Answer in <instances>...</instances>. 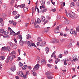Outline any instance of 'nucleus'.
I'll list each match as a JSON object with an SVG mask.
<instances>
[{"instance_id": "1", "label": "nucleus", "mask_w": 79, "mask_h": 79, "mask_svg": "<svg viewBox=\"0 0 79 79\" xmlns=\"http://www.w3.org/2000/svg\"><path fill=\"white\" fill-rule=\"evenodd\" d=\"M72 13V14H71L69 13H67L66 14V15L68 18H71L73 19H75L76 18L78 17L77 15L73 13L72 12H71V13Z\"/></svg>"}, {"instance_id": "2", "label": "nucleus", "mask_w": 79, "mask_h": 79, "mask_svg": "<svg viewBox=\"0 0 79 79\" xmlns=\"http://www.w3.org/2000/svg\"><path fill=\"white\" fill-rule=\"evenodd\" d=\"M1 50H4L5 51H7V52H10L11 50V48L10 46H8L7 47H2Z\"/></svg>"}, {"instance_id": "3", "label": "nucleus", "mask_w": 79, "mask_h": 79, "mask_svg": "<svg viewBox=\"0 0 79 79\" xmlns=\"http://www.w3.org/2000/svg\"><path fill=\"white\" fill-rule=\"evenodd\" d=\"M72 58H73V60H72V59L70 58L69 59L71 61H72L73 62L74 61H76V60H77V55L76 54H73L72 56Z\"/></svg>"}, {"instance_id": "4", "label": "nucleus", "mask_w": 79, "mask_h": 79, "mask_svg": "<svg viewBox=\"0 0 79 79\" xmlns=\"http://www.w3.org/2000/svg\"><path fill=\"white\" fill-rule=\"evenodd\" d=\"M40 67V65L39 64H36L35 66H34V68H33V71H36V70H37L39 68V67Z\"/></svg>"}, {"instance_id": "5", "label": "nucleus", "mask_w": 79, "mask_h": 79, "mask_svg": "<svg viewBox=\"0 0 79 79\" xmlns=\"http://www.w3.org/2000/svg\"><path fill=\"white\" fill-rule=\"evenodd\" d=\"M70 32L71 34H74V35H77V32L76 31L71 29Z\"/></svg>"}, {"instance_id": "6", "label": "nucleus", "mask_w": 79, "mask_h": 79, "mask_svg": "<svg viewBox=\"0 0 79 79\" xmlns=\"http://www.w3.org/2000/svg\"><path fill=\"white\" fill-rule=\"evenodd\" d=\"M18 74L21 76V77H23L24 76V74L23 73V72L21 71H18Z\"/></svg>"}, {"instance_id": "7", "label": "nucleus", "mask_w": 79, "mask_h": 79, "mask_svg": "<svg viewBox=\"0 0 79 79\" xmlns=\"http://www.w3.org/2000/svg\"><path fill=\"white\" fill-rule=\"evenodd\" d=\"M12 67L10 68V69H11V71L14 72L16 70V67H15V65H13V64L12 65Z\"/></svg>"}, {"instance_id": "8", "label": "nucleus", "mask_w": 79, "mask_h": 79, "mask_svg": "<svg viewBox=\"0 0 79 79\" xmlns=\"http://www.w3.org/2000/svg\"><path fill=\"white\" fill-rule=\"evenodd\" d=\"M47 8H44L41 10L40 12L42 13H45V12H46V11H47Z\"/></svg>"}, {"instance_id": "9", "label": "nucleus", "mask_w": 79, "mask_h": 79, "mask_svg": "<svg viewBox=\"0 0 79 79\" xmlns=\"http://www.w3.org/2000/svg\"><path fill=\"white\" fill-rule=\"evenodd\" d=\"M32 44V42L31 41H29L27 42V45L29 47H31Z\"/></svg>"}, {"instance_id": "10", "label": "nucleus", "mask_w": 79, "mask_h": 79, "mask_svg": "<svg viewBox=\"0 0 79 79\" xmlns=\"http://www.w3.org/2000/svg\"><path fill=\"white\" fill-rule=\"evenodd\" d=\"M18 6L19 7H20L21 8H24V7L25 6V4H23L20 5H18L17 7V8H18Z\"/></svg>"}, {"instance_id": "11", "label": "nucleus", "mask_w": 79, "mask_h": 79, "mask_svg": "<svg viewBox=\"0 0 79 79\" xmlns=\"http://www.w3.org/2000/svg\"><path fill=\"white\" fill-rule=\"evenodd\" d=\"M9 60H10V61H11L12 60H13V58H15V56H10V57H9Z\"/></svg>"}, {"instance_id": "12", "label": "nucleus", "mask_w": 79, "mask_h": 79, "mask_svg": "<svg viewBox=\"0 0 79 79\" xmlns=\"http://www.w3.org/2000/svg\"><path fill=\"white\" fill-rule=\"evenodd\" d=\"M46 45V42H44L42 43L40 45V47H43Z\"/></svg>"}, {"instance_id": "13", "label": "nucleus", "mask_w": 79, "mask_h": 79, "mask_svg": "<svg viewBox=\"0 0 79 79\" xmlns=\"http://www.w3.org/2000/svg\"><path fill=\"white\" fill-rule=\"evenodd\" d=\"M41 19L43 22H44L45 21V18L44 16H41Z\"/></svg>"}, {"instance_id": "14", "label": "nucleus", "mask_w": 79, "mask_h": 79, "mask_svg": "<svg viewBox=\"0 0 79 79\" xmlns=\"http://www.w3.org/2000/svg\"><path fill=\"white\" fill-rule=\"evenodd\" d=\"M19 44L20 45L22 46L24 45V42L22 40H20L19 42Z\"/></svg>"}, {"instance_id": "15", "label": "nucleus", "mask_w": 79, "mask_h": 79, "mask_svg": "<svg viewBox=\"0 0 79 79\" xmlns=\"http://www.w3.org/2000/svg\"><path fill=\"white\" fill-rule=\"evenodd\" d=\"M70 5V6H71V7H73V8L74 7H75V4L74 3V2H72L71 3Z\"/></svg>"}, {"instance_id": "16", "label": "nucleus", "mask_w": 79, "mask_h": 79, "mask_svg": "<svg viewBox=\"0 0 79 79\" xmlns=\"http://www.w3.org/2000/svg\"><path fill=\"white\" fill-rule=\"evenodd\" d=\"M8 44L9 45H10V47H13V45L14 44H13V43L11 42H9L8 43Z\"/></svg>"}, {"instance_id": "17", "label": "nucleus", "mask_w": 79, "mask_h": 79, "mask_svg": "<svg viewBox=\"0 0 79 79\" xmlns=\"http://www.w3.org/2000/svg\"><path fill=\"white\" fill-rule=\"evenodd\" d=\"M12 47H13V48L14 49H16V48H17L18 47L17 46V45L16 44H14L12 46Z\"/></svg>"}, {"instance_id": "18", "label": "nucleus", "mask_w": 79, "mask_h": 79, "mask_svg": "<svg viewBox=\"0 0 79 79\" xmlns=\"http://www.w3.org/2000/svg\"><path fill=\"white\" fill-rule=\"evenodd\" d=\"M45 51L46 53H48V52H49V49L48 48V47H47L46 48Z\"/></svg>"}, {"instance_id": "19", "label": "nucleus", "mask_w": 79, "mask_h": 79, "mask_svg": "<svg viewBox=\"0 0 79 79\" xmlns=\"http://www.w3.org/2000/svg\"><path fill=\"white\" fill-rule=\"evenodd\" d=\"M18 37L19 38L20 40H22L23 39V37H22V35H19L18 36Z\"/></svg>"}, {"instance_id": "20", "label": "nucleus", "mask_w": 79, "mask_h": 79, "mask_svg": "<svg viewBox=\"0 0 79 79\" xmlns=\"http://www.w3.org/2000/svg\"><path fill=\"white\" fill-rule=\"evenodd\" d=\"M26 39H30V38H31V35H30L28 34L26 36Z\"/></svg>"}, {"instance_id": "21", "label": "nucleus", "mask_w": 79, "mask_h": 79, "mask_svg": "<svg viewBox=\"0 0 79 79\" xmlns=\"http://www.w3.org/2000/svg\"><path fill=\"white\" fill-rule=\"evenodd\" d=\"M19 66L20 68H21L23 66V63H21V62H20L19 64Z\"/></svg>"}, {"instance_id": "22", "label": "nucleus", "mask_w": 79, "mask_h": 79, "mask_svg": "<svg viewBox=\"0 0 79 79\" xmlns=\"http://www.w3.org/2000/svg\"><path fill=\"white\" fill-rule=\"evenodd\" d=\"M45 74L47 75V76H48V75H50L51 74V72H47L45 73Z\"/></svg>"}, {"instance_id": "23", "label": "nucleus", "mask_w": 79, "mask_h": 79, "mask_svg": "<svg viewBox=\"0 0 79 79\" xmlns=\"http://www.w3.org/2000/svg\"><path fill=\"white\" fill-rule=\"evenodd\" d=\"M27 66L26 65H24L22 68V69L23 70H25V69H26V68H27Z\"/></svg>"}, {"instance_id": "24", "label": "nucleus", "mask_w": 79, "mask_h": 79, "mask_svg": "<svg viewBox=\"0 0 79 79\" xmlns=\"http://www.w3.org/2000/svg\"><path fill=\"white\" fill-rule=\"evenodd\" d=\"M23 10L24 12H27L28 10V9L27 7H24L23 8Z\"/></svg>"}, {"instance_id": "25", "label": "nucleus", "mask_w": 79, "mask_h": 79, "mask_svg": "<svg viewBox=\"0 0 79 79\" xmlns=\"http://www.w3.org/2000/svg\"><path fill=\"white\" fill-rule=\"evenodd\" d=\"M42 64H45V59H43L41 61Z\"/></svg>"}, {"instance_id": "26", "label": "nucleus", "mask_w": 79, "mask_h": 79, "mask_svg": "<svg viewBox=\"0 0 79 79\" xmlns=\"http://www.w3.org/2000/svg\"><path fill=\"white\" fill-rule=\"evenodd\" d=\"M37 23L39 24L41 22V20H40L39 18H38L37 19Z\"/></svg>"}, {"instance_id": "27", "label": "nucleus", "mask_w": 79, "mask_h": 79, "mask_svg": "<svg viewBox=\"0 0 79 79\" xmlns=\"http://www.w3.org/2000/svg\"><path fill=\"white\" fill-rule=\"evenodd\" d=\"M72 43H69L67 47L68 48H69L71 47H72Z\"/></svg>"}, {"instance_id": "28", "label": "nucleus", "mask_w": 79, "mask_h": 79, "mask_svg": "<svg viewBox=\"0 0 79 79\" xmlns=\"http://www.w3.org/2000/svg\"><path fill=\"white\" fill-rule=\"evenodd\" d=\"M65 23L66 24H68L69 23V20H66L65 21Z\"/></svg>"}, {"instance_id": "29", "label": "nucleus", "mask_w": 79, "mask_h": 79, "mask_svg": "<svg viewBox=\"0 0 79 79\" xmlns=\"http://www.w3.org/2000/svg\"><path fill=\"white\" fill-rule=\"evenodd\" d=\"M47 77L48 78V79H52L53 78V77H52V76H50L48 75H47Z\"/></svg>"}, {"instance_id": "30", "label": "nucleus", "mask_w": 79, "mask_h": 79, "mask_svg": "<svg viewBox=\"0 0 79 79\" xmlns=\"http://www.w3.org/2000/svg\"><path fill=\"white\" fill-rule=\"evenodd\" d=\"M15 34V32H14L13 30H10V35Z\"/></svg>"}, {"instance_id": "31", "label": "nucleus", "mask_w": 79, "mask_h": 79, "mask_svg": "<svg viewBox=\"0 0 79 79\" xmlns=\"http://www.w3.org/2000/svg\"><path fill=\"white\" fill-rule=\"evenodd\" d=\"M9 60H10V58H9V57H7L6 60V63H8L9 62Z\"/></svg>"}, {"instance_id": "32", "label": "nucleus", "mask_w": 79, "mask_h": 79, "mask_svg": "<svg viewBox=\"0 0 79 79\" xmlns=\"http://www.w3.org/2000/svg\"><path fill=\"white\" fill-rule=\"evenodd\" d=\"M55 42H56V39H52V42H51V43H55Z\"/></svg>"}, {"instance_id": "33", "label": "nucleus", "mask_w": 79, "mask_h": 79, "mask_svg": "<svg viewBox=\"0 0 79 79\" xmlns=\"http://www.w3.org/2000/svg\"><path fill=\"white\" fill-rule=\"evenodd\" d=\"M8 34V32L7 31H5L4 32V35Z\"/></svg>"}, {"instance_id": "34", "label": "nucleus", "mask_w": 79, "mask_h": 79, "mask_svg": "<svg viewBox=\"0 0 79 79\" xmlns=\"http://www.w3.org/2000/svg\"><path fill=\"white\" fill-rule=\"evenodd\" d=\"M55 33H59V30H54Z\"/></svg>"}, {"instance_id": "35", "label": "nucleus", "mask_w": 79, "mask_h": 79, "mask_svg": "<svg viewBox=\"0 0 79 79\" xmlns=\"http://www.w3.org/2000/svg\"><path fill=\"white\" fill-rule=\"evenodd\" d=\"M37 40H38L39 42H42V39L40 37H38L37 39Z\"/></svg>"}, {"instance_id": "36", "label": "nucleus", "mask_w": 79, "mask_h": 79, "mask_svg": "<svg viewBox=\"0 0 79 79\" xmlns=\"http://www.w3.org/2000/svg\"><path fill=\"white\" fill-rule=\"evenodd\" d=\"M20 34V32L19 31H18L17 33H15L14 34V35L15 36V35H18Z\"/></svg>"}, {"instance_id": "37", "label": "nucleus", "mask_w": 79, "mask_h": 79, "mask_svg": "<svg viewBox=\"0 0 79 79\" xmlns=\"http://www.w3.org/2000/svg\"><path fill=\"white\" fill-rule=\"evenodd\" d=\"M35 24V28H40V27L39 25H36V24Z\"/></svg>"}, {"instance_id": "38", "label": "nucleus", "mask_w": 79, "mask_h": 79, "mask_svg": "<svg viewBox=\"0 0 79 79\" xmlns=\"http://www.w3.org/2000/svg\"><path fill=\"white\" fill-rule=\"evenodd\" d=\"M58 58H62V54H60L58 56Z\"/></svg>"}, {"instance_id": "39", "label": "nucleus", "mask_w": 79, "mask_h": 79, "mask_svg": "<svg viewBox=\"0 0 79 79\" xmlns=\"http://www.w3.org/2000/svg\"><path fill=\"white\" fill-rule=\"evenodd\" d=\"M41 3L42 5L43 6L45 4V2L44 1H42L41 2Z\"/></svg>"}, {"instance_id": "40", "label": "nucleus", "mask_w": 79, "mask_h": 79, "mask_svg": "<svg viewBox=\"0 0 79 79\" xmlns=\"http://www.w3.org/2000/svg\"><path fill=\"white\" fill-rule=\"evenodd\" d=\"M18 12H17V11H13V14L14 15H16L17 13Z\"/></svg>"}, {"instance_id": "41", "label": "nucleus", "mask_w": 79, "mask_h": 79, "mask_svg": "<svg viewBox=\"0 0 79 79\" xmlns=\"http://www.w3.org/2000/svg\"><path fill=\"white\" fill-rule=\"evenodd\" d=\"M4 31V30L3 29H0V32L1 33H3V32Z\"/></svg>"}, {"instance_id": "42", "label": "nucleus", "mask_w": 79, "mask_h": 79, "mask_svg": "<svg viewBox=\"0 0 79 79\" xmlns=\"http://www.w3.org/2000/svg\"><path fill=\"white\" fill-rule=\"evenodd\" d=\"M13 22H14L12 20H9V23H10V24H13Z\"/></svg>"}, {"instance_id": "43", "label": "nucleus", "mask_w": 79, "mask_h": 79, "mask_svg": "<svg viewBox=\"0 0 79 79\" xmlns=\"http://www.w3.org/2000/svg\"><path fill=\"white\" fill-rule=\"evenodd\" d=\"M19 17V15H17L16 16H15V19H17Z\"/></svg>"}, {"instance_id": "44", "label": "nucleus", "mask_w": 79, "mask_h": 79, "mask_svg": "<svg viewBox=\"0 0 79 79\" xmlns=\"http://www.w3.org/2000/svg\"><path fill=\"white\" fill-rule=\"evenodd\" d=\"M23 77V79H26V78L27 77V75H25L24 77V76Z\"/></svg>"}, {"instance_id": "45", "label": "nucleus", "mask_w": 79, "mask_h": 79, "mask_svg": "<svg viewBox=\"0 0 79 79\" xmlns=\"http://www.w3.org/2000/svg\"><path fill=\"white\" fill-rule=\"evenodd\" d=\"M5 58V57L4 56H2V57H1V60H4Z\"/></svg>"}, {"instance_id": "46", "label": "nucleus", "mask_w": 79, "mask_h": 79, "mask_svg": "<svg viewBox=\"0 0 79 79\" xmlns=\"http://www.w3.org/2000/svg\"><path fill=\"white\" fill-rule=\"evenodd\" d=\"M34 19L31 20V24H34Z\"/></svg>"}, {"instance_id": "47", "label": "nucleus", "mask_w": 79, "mask_h": 79, "mask_svg": "<svg viewBox=\"0 0 79 79\" xmlns=\"http://www.w3.org/2000/svg\"><path fill=\"white\" fill-rule=\"evenodd\" d=\"M33 75L34 76H36V75H37V73H35V72H34L33 73Z\"/></svg>"}, {"instance_id": "48", "label": "nucleus", "mask_w": 79, "mask_h": 79, "mask_svg": "<svg viewBox=\"0 0 79 79\" xmlns=\"http://www.w3.org/2000/svg\"><path fill=\"white\" fill-rule=\"evenodd\" d=\"M34 9H32V16H33V15L34 14Z\"/></svg>"}, {"instance_id": "49", "label": "nucleus", "mask_w": 79, "mask_h": 79, "mask_svg": "<svg viewBox=\"0 0 79 79\" xmlns=\"http://www.w3.org/2000/svg\"><path fill=\"white\" fill-rule=\"evenodd\" d=\"M12 24H13V25L14 26H16V22H14Z\"/></svg>"}, {"instance_id": "50", "label": "nucleus", "mask_w": 79, "mask_h": 79, "mask_svg": "<svg viewBox=\"0 0 79 79\" xmlns=\"http://www.w3.org/2000/svg\"><path fill=\"white\" fill-rule=\"evenodd\" d=\"M40 9H42V8H43H43H45V6H40Z\"/></svg>"}, {"instance_id": "51", "label": "nucleus", "mask_w": 79, "mask_h": 79, "mask_svg": "<svg viewBox=\"0 0 79 79\" xmlns=\"http://www.w3.org/2000/svg\"><path fill=\"white\" fill-rule=\"evenodd\" d=\"M76 30L78 32H79V26L78 27H77Z\"/></svg>"}, {"instance_id": "52", "label": "nucleus", "mask_w": 79, "mask_h": 79, "mask_svg": "<svg viewBox=\"0 0 79 79\" xmlns=\"http://www.w3.org/2000/svg\"><path fill=\"white\" fill-rule=\"evenodd\" d=\"M59 27H60V26H57L56 28V30H59V29H59Z\"/></svg>"}, {"instance_id": "53", "label": "nucleus", "mask_w": 79, "mask_h": 79, "mask_svg": "<svg viewBox=\"0 0 79 79\" xmlns=\"http://www.w3.org/2000/svg\"><path fill=\"white\" fill-rule=\"evenodd\" d=\"M2 17L3 18L4 17H5V14L3 13L2 14Z\"/></svg>"}, {"instance_id": "54", "label": "nucleus", "mask_w": 79, "mask_h": 79, "mask_svg": "<svg viewBox=\"0 0 79 79\" xmlns=\"http://www.w3.org/2000/svg\"><path fill=\"white\" fill-rule=\"evenodd\" d=\"M47 66H48V67H51L52 65L50 64H47Z\"/></svg>"}, {"instance_id": "55", "label": "nucleus", "mask_w": 79, "mask_h": 79, "mask_svg": "<svg viewBox=\"0 0 79 79\" xmlns=\"http://www.w3.org/2000/svg\"><path fill=\"white\" fill-rule=\"evenodd\" d=\"M65 31H69V29L68 28V27L67 26H66Z\"/></svg>"}, {"instance_id": "56", "label": "nucleus", "mask_w": 79, "mask_h": 79, "mask_svg": "<svg viewBox=\"0 0 79 79\" xmlns=\"http://www.w3.org/2000/svg\"><path fill=\"white\" fill-rule=\"evenodd\" d=\"M64 53L65 54V55L68 54V51H64Z\"/></svg>"}, {"instance_id": "57", "label": "nucleus", "mask_w": 79, "mask_h": 79, "mask_svg": "<svg viewBox=\"0 0 79 79\" xmlns=\"http://www.w3.org/2000/svg\"><path fill=\"white\" fill-rule=\"evenodd\" d=\"M59 40L58 39H56V43H59Z\"/></svg>"}, {"instance_id": "58", "label": "nucleus", "mask_w": 79, "mask_h": 79, "mask_svg": "<svg viewBox=\"0 0 79 79\" xmlns=\"http://www.w3.org/2000/svg\"><path fill=\"white\" fill-rule=\"evenodd\" d=\"M16 53V52H15V51H13L11 52V54H15Z\"/></svg>"}, {"instance_id": "59", "label": "nucleus", "mask_w": 79, "mask_h": 79, "mask_svg": "<svg viewBox=\"0 0 79 79\" xmlns=\"http://www.w3.org/2000/svg\"><path fill=\"white\" fill-rule=\"evenodd\" d=\"M2 22H3V19L2 18L0 19V23H2Z\"/></svg>"}, {"instance_id": "60", "label": "nucleus", "mask_w": 79, "mask_h": 79, "mask_svg": "<svg viewBox=\"0 0 79 79\" xmlns=\"http://www.w3.org/2000/svg\"><path fill=\"white\" fill-rule=\"evenodd\" d=\"M37 60H40V58L39 56L37 57Z\"/></svg>"}, {"instance_id": "61", "label": "nucleus", "mask_w": 79, "mask_h": 79, "mask_svg": "<svg viewBox=\"0 0 79 79\" xmlns=\"http://www.w3.org/2000/svg\"><path fill=\"white\" fill-rule=\"evenodd\" d=\"M51 11H52L53 12H55L56 11V9H54L51 10Z\"/></svg>"}, {"instance_id": "62", "label": "nucleus", "mask_w": 79, "mask_h": 79, "mask_svg": "<svg viewBox=\"0 0 79 79\" xmlns=\"http://www.w3.org/2000/svg\"><path fill=\"white\" fill-rule=\"evenodd\" d=\"M47 23H48V21H45L44 23L43 24L44 25H45V24H46Z\"/></svg>"}, {"instance_id": "63", "label": "nucleus", "mask_w": 79, "mask_h": 79, "mask_svg": "<svg viewBox=\"0 0 79 79\" xmlns=\"http://www.w3.org/2000/svg\"><path fill=\"white\" fill-rule=\"evenodd\" d=\"M77 6H79V2H77Z\"/></svg>"}, {"instance_id": "64", "label": "nucleus", "mask_w": 79, "mask_h": 79, "mask_svg": "<svg viewBox=\"0 0 79 79\" xmlns=\"http://www.w3.org/2000/svg\"><path fill=\"white\" fill-rule=\"evenodd\" d=\"M77 46H78V47H79V42H77Z\"/></svg>"}]
</instances>
